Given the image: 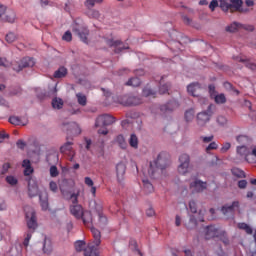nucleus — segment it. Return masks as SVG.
Returning a JSON list of instances; mask_svg holds the SVG:
<instances>
[{
	"label": "nucleus",
	"mask_w": 256,
	"mask_h": 256,
	"mask_svg": "<svg viewBox=\"0 0 256 256\" xmlns=\"http://www.w3.org/2000/svg\"><path fill=\"white\" fill-rule=\"evenodd\" d=\"M115 141L119 147H121V149H127V142L125 141V137H123V135H118Z\"/></svg>",
	"instance_id": "4c0bfd02"
},
{
	"label": "nucleus",
	"mask_w": 256,
	"mask_h": 256,
	"mask_svg": "<svg viewBox=\"0 0 256 256\" xmlns=\"http://www.w3.org/2000/svg\"><path fill=\"white\" fill-rule=\"evenodd\" d=\"M187 91L192 97H199L201 95V84L191 83L187 86Z\"/></svg>",
	"instance_id": "a211bd4d"
},
{
	"label": "nucleus",
	"mask_w": 256,
	"mask_h": 256,
	"mask_svg": "<svg viewBox=\"0 0 256 256\" xmlns=\"http://www.w3.org/2000/svg\"><path fill=\"white\" fill-rule=\"evenodd\" d=\"M126 85H128V87H139V85H141V80L137 77L130 78L126 82Z\"/></svg>",
	"instance_id": "e433bc0d"
},
{
	"label": "nucleus",
	"mask_w": 256,
	"mask_h": 256,
	"mask_svg": "<svg viewBox=\"0 0 256 256\" xmlns=\"http://www.w3.org/2000/svg\"><path fill=\"white\" fill-rule=\"evenodd\" d=\"M53 109H63V99L55 97L52 99Z\"/></svg>",
	"instance_id": "c9c22d12"
},
{
	"label": "nucleus",
	"mask_w": 256,
	"mask_h": 256,
	"mask_svg": "<svg viewBox=\"0 0 256 256\" xmlns=\"http://www.w3.org/2000/svg\"><path fill=\"white\" fill-rule=\"evenodd\" d=\"M113 123H115V117L104 114L96 118L95 127H107L113 125Z\"/></svg>",
	"instance_id": "f8f14e48"
},
{
	"label": "nucleus",
	"mask_w": 256,
	"mask_h": 256,
	"mask_svg": "<svg viewBox=\"0 0 256 256\" xmlns=\"http://www.w3.org/2000/svg\"><path fill=\"white\" fill-rule=\"evenodd\" d=\"M216 7H219V2L217 0H212L209 4V9H211V11H215Z\"/></svg>",
	"instance_id": "e2e57ef3"
},
{
	"label": "nucleus",
	"mask_w": 256,
	"mask_h": 256,
	"mask_svg": "<svg viewBox=\"0 0 256 256\" xmlns=\"http://www.w3.org/2000/svg\"><path fill=\"white\" fill-rule=\"evenodd\" d=\"M187 229H196L197 228V219L195 218L194 215H191L189 218V221L185 224Z\"/></svg>",
	"instance_id": "2f4dec72"
},
{
	"label": "nucleus",
	"mask_w": 256,
	"mask_h": 256,
	"mask_svg": "<svg viewBox=\"0 0 256 256\" xmlns=\"http://www.w3.org/2000/svg\"><path fill=\"white\" fill-rule=\"evenodd\" d=\"M49 187H50V191H52L53 193H57L58 187H57V183L56 182L51 181L49 183Z\"/></svg>",
	"instance_id": "0e129e2a"
},
{
	"label": "nucleus",
	"mask_w": 256,
	"mask_h": 256,
	"mask_svg": "<svg viewBox=\"0 0 256 256\" xmlns=\"http://www.w3.org/2000/svg\"><path fill=\"white\" fill-rule=\"evenodd\" d=\"M216 121L220 127H225V125H227V118L225 116H218Z\"/></svg>",
	"instance_id": "49530a36"
},
{
	"label": "nucleus",
	"mask_w": 256,
	"mask_h": 256,
	"mask_svg": "<svg viewBox=\"0 0 256 256\" xmlns=\"http://www.w3.org/2000/svg\"><path fill=\"white\" fill-rule=\"evenodd\" d=\"M171 165V157L169 153L161 152L158 154L157 158L150 162V167L148 169V175L151 179H157L163 171Z\"/></svg>",
	"instance_id": "f257e3e1"
},
{
	"label": "nucleus",
	"mask_w": 256,
	"mask_h": 256,
	"mask_svg": "<svg viewBox=\"0 0 256 256\" xmlns=\"http://www.w3.org/2000/svg\"><path fill=\"white\" fill-rule=\"evenodd\" d=\"M38 99H47V97H57V87H54L49 92L42 91L37 95Z\"/></svg>",
	"instance_id": "b1692460"
},
{
	"label": "nucleus",
	"mask_w": 256,
	"mask_h": 256,
	"mask_svg": "<svg viewBox=\"0 0 256 256\" xmlns=\"http://www.w3.org/2000/svg\"><path fill=\"white\" fill-rule=\"evenodd\" d=\"M209 89V95L211 99H214V97L217 95V90L215 89V85L211 84L208 86Z\"/></svg>",
	"instance_id": "09e8293b"
},
{
	"label": "nucleus",
	"mask_w": 256,
	"mask_h": 256,
	"mask_svg": "<svg viewBox=\"0 0 256 256\" xmlns=\"http://www.w3.org/2000/svg\"><path fill=\"white\" fill-rule=\"evenodd\" d=\"M239 27H241V24L240 23H237V22H234L232 24H230L229 26L226 27V31L228 33H235Z\"/></svg>",
	"instance_id": "ea45409f"
},
{
	"label": "nucleus",
	"mask_w": 256,
	"mask_h": 256,
	"mask_svg": "<svg viewBox=\"0 0 256 256\" xmlns=\"http://www.w3.org/2000/svg\"><path fill=\"white\" fill-rule=\"evenodd\" d=\"M42 251L46 255H51V253L53 252V245L51 244V239L44 238Z\"/></svg>",
	"instance_id": "393cba45"
},
{
	"label": "nucleus",
	"mask_w": 256,
	"mask_h": 256,
	"mask_svg": "<svg viewBox=\"0 0 256 256\" xmlns=\"http://www.w3.org/2000/svg\"><path fill=\"white\" fill-rule=\"evenodd\" d=\"M67 75V68L60 67L58 70L55 71L54 77L55 79H61Z\"/></svg>",
	"instance_id": "72a5a7b5"
},
{
	"label": "nucleus",
	"mask_w": 256,
	"mask_h": 256,
	"mask_svg": "<svg viewBox=\"0 0 256 256\" xmlns=\"http://www.w3.org/2000/svg\"><path fill=\"white\" fill-rule=\"evenodd\" d=\"M213 104H210L207 111H203L197 114V124L200 127H205L209 121H211V115H213Z\"/></svg>",
	"instance_id": "9d476101"
},
{
	"label": "nucleus",
	"mask_w": 256,
	"mask_h": 256,
	"mask_svg": "<svg viewBox=\"0 0 256 256\" xmlns=\"http://www.w3.org/2000/svg\"><path fill=\"white\" fill-rule=\"evenodd\" d=\"M70 212L76 219H81V217H83V207L79 204L70 206Z\"/></svg>",
	"instance_id": "aec40b11"
},
{
	"label": "nucleus",
	"mask_w": 256,
	"mask_h": 256,
	"mask_svg": "<svg viewBox=\"0 0 256 256\" xmlns=\"http://www.w3.org/2000/svg\"><path fill=\"white\" fill-rule=\"evenodd\" d=\"M217 238L221 239L224 245H229V238L227 237V232L224 231V235H220Z\"/></svg>",
	"instance_id": "6e6d98bb"
},
{
	"label": "nucleus",
	"mask_w": 256,
	"mask_h": 256,
	"mask_svg": "<svg viewBox=\"0 0 256 256\" xmlns=\"http://www.w3.org/2000/svg\"><path fill=\"white\" fill-rule=\"evenodd\" d=\"M5 181L8 185H11V187H15L19 183V179L13 175L6 176Z\"/></svg>",
	"instance_id": "f704fd0d"
},
{
	"label": "nucleus",
	"mask_w": 256,
	"mask_h": 256,
	"mask_svg": "<svg viewBox=\"0 0 256 256\" xmlns=\"http://www.w3.org/2000/svg\"><path fill=\"white\" fill-rule=\"evenodd\" d=\"M22 167L24 168L25 177H29V175L33 174V167L31 166V161L29 159H25L22 162Z\"/></svg>",
	"instance_id": "5701e85b"
},
{
	"label": "nucleus",
	"mask_w": 256,
	"mask_h": 256,
	"mask_svg": "<svg viewBox=\"0 0 256 256\" xmlns=\"http://www.w3.org/2000/svg\"><path fill=\"white\" fill-rule=\"evenodd\" d=\"M31 237H33V233L28 232L23 242L24 247H29V241H31Z\"/></svg>",
	"instance_id": "8fccbe9b"
},
{
	"label": "nucleus",
	"mask_w": 256,
	"mask_h": 256,
	"mask_svg": "<svg viewBox=\"0 0 256 256\" xmlns=\"http://www.w3.org/2000/svg\"><path fill=\"white\" fill-rule=\"evenodd\" d=\"M237 153L239 154V155H247V153H248V149H247V146H240V147H238L237 148Z\"/></svg>",
	"instance_id": "603ef678"
},
{
	"label": "nucleus",
	"mask_w": 256,
	"mask_h": 256,
	"mask_svg": "<svg viewBox=\"0 0 256 256\" xmlns=\"http://www.w3.org/2000/svg\"><path fill=\"white\" fill-rule=\"evenodd\" d=\"M143 185H144L145 193H153L154 191L153 184H151L149 180H143Z\"/></svg>",
	"instance_id": "a19ab883"
},
{
	"label": "nucleus",
	"mask_w": 256,
	"mask_h": 256,
	"mask_svg": "<svg viewBox=\"0 0 256 256\" xmlns=\"http://www.w3.org/2000/svg\"><path fill=\"white\" fill-rule=\"evenodd\" d=\"M58 175H59V170L57 169V166H51L50 177H57Z\"/></svg>",
	"instance_id": "864d4df0"
},
{
	"label": "nucleus",
	"mask_w": 256,
	"mask_h": 256,
	"mask_svg": "<svg viewBox=\"0 0 256 256\" xmlns=\"http://www.w3.org/2000/svg\"><path fill=\"white\" fill-rule=\"evenodd\" d=\"M189 209H190L191 213H197V202H195L194 200L190 201Z\"/></svg>",
	"instance_id": "3c124183"
},
{
	"label": "nucleus",
	"mask_w": 256,
	"mask_h": 256,
	"mask_svg": "<svg viewBox=\"0 0 256 256\" xmlns=\"http://www.w3.org/2000/svg\"><path fill=\"white\" fill-rule=\"evenodd\" d=\"M106 45H108V47H115V53H121V51H123V49H129V46H125L124 44L121 43V41L117 40H106Z\"/></svg>",
	"instance_id": "f3484780"
},
{
	"label": "nucleus",
	"mask_w": 256,
	"mask_h": 256,
	"mask_svg": "<svg viewBox=\"0 0 256 256\" xmlns=\"http://www.w3.org/2000/svg\"><path fill=\"white\" fill-rule=\"evenodd\" d=\"M76 98L78 103L82 106L85 107V105H87V96H85V94L83 93H77L76 94Z\"/></svg>",
	"instance_id": "58836bf2"
},
{
	"label": "nucleus",
	"mask_w": 256,
	"mask_h": 256,
	"mask_svg": "<svg viewBox=\"0 0 256 256\" xmlns=\"http://www.w3.org/2000/svg\"><path fill=\"white\" fill-rule=\"evenodd\" d=\"M171 87V83L165 82V77H162L160 79V88H159V93L160 95H165L169 91Z\"/></svg>",
	"instance_id": "a878e982"
},
{
	"label": "nucleus",
	"mask_w": 256,
	"mask_h": 256,
	"mask_svg": "<svg viewBox=\"0 0 256 256\" xmlns=\"http://www.w3.org/2000/svg\"><path fill=\"white\" fill-rule=\"evenodd\" d=\"M230 149H231V143L226 142L223 144L220 151H221V153H227Z\"/></svg>",
	"instance_id": "13d9d810"
},
{
	"label": "nucleus",
	"mask_w": 256,
	"mask_h": 256,
	"mask_svg": "<svg viewBox=\"0 0 256 256\" xmlns=\"http://www.w3.org/2000/svg\"><path fill=\"white\" fill-rule=\"evenodd\" d=\"M72 31L76 37H79L82 43H89V29L85 24H81L80 22H74L72 24Z\"/></svg>",
	"instance_id": "20e7f679"
},
{
	"label": "nucleus",
	"mask_w": 256,
	"mask_h": 256,
	"mask_svg": "<svg viewBox=\"0 0 256 256\" xmlns=\"http://www.w3.org/2000/svg\"><path fill=\"white\" fill-rule=\"evenodd\" d=\"M11 63L6 58H0V67H9Z\"/></svg>",
	"instance_id": "052dcab7"
},
{
	"label": "nucleus",
	"mask_w": 256,
	"mask_h": 256,
	"mask_svg": "<svg viewBox=\"0 0 256 256\" xmlns=\"http://www.w3.org/2000/svg\"><path fill=\"white\" fill-rule=\"evenodd\" d=\"M141 103H143V100L132 94H125L119 98V104L124 105V107H135V105H141Z\"/></svg>",
	"instance_id": "423d86ee"
},
{
	"label": "nucleus",
	"mask_w": 256,
	"mask_h": 256,
	"mask_svg": "<svg viewBox=\"0 0 256 256\" xmlns=\"http://www.w3.org/2000/svg\"><path fill=\"white\" fill-rule=\"evenodd\" d=\"M39 203L42 211H49V194L47 193V190L40 191Z\"/></svg>",
	"instance_id": "dca6fc26"
},
{
	"label": "nucleus",
	"mask_w": 256,
	"mask_h": 256,
	"mask_svg": "<svg viewBox=\"0 0 256 256\" xmlns=\"http://www.w3.org/2000/svg\"><path fill=\"white\" fill-rule=\"evenodd\" d=\"M220 1V8L222 11L227 12V2L225 0H219Z\"/></svg>",
	"instance_id": "774afa93"
},
{
	"label": "nucleus",
	"mask_w": 256,
	"mask_h": 256,
	"mask_svg": "<svg viewBox=\"0 0 256 256\" xmlns=\"http://www.w3.org/2000/svg\"><path fill=\"white\" fill-rule=\"evenodd\" d=\"M81 219L83 220L84 225H87V223H93V214H91L90 211H84L82 212Z\"/></svg>",
	"instance_id": "cd10ccee"
},
{
	"label": "nucleus",
	"mask_w": 256,
	"mask_h": 256,
	"mask_svg": "<svg viewBox=\"0 0 256 256\" xmlns=\"http://www.w3.org/2000/svg\"><path fill=\"white\" fill-rule=\"evenodd\" d=\"M86 15L89 19H99L101 17V12L97 9L87 8Z\"/></svg>",
	"instance_id": "bb28decb"
},
{
	"label": "nucleus",
	"mask_w": 256,
	"mask_h": 256,
	"mask_svg": "<svg viewBox=\"0 0 256 256\" xmlns=\"http://www.w3.org/2000/svg\"><path fill=\"white\" fill-rule=\"evenodd\" d=\"M238 229L245 231V233H247V235H253V228H251V226H249L245 222L238 223Z\"/></svg>",
	"instance_id": "c756f323"
},
{
	"label": "nucleus",
	"mask_w": 256,
	"mask_h": 256,
	"mask_svg": "<svg viewBox=\"0 0 256 256\" xmlns=\"http://www.w3.org/2000/svg\"><path fill=\"white\" fill-rule=\"evenodd\" d=\"M84 247H85V242L81 240L75 242L76 251L81 252L84 249Z\"/></svg>",
	"instance_id": "de8ad7c7"
},
{
	"label": "nucleus",
	"mask_w": 256,
	"mask_h": 256,
	"mask_svg": "<svg viewBox=\"0 0 256 256\" xmlns=\"http://www.w3.org/2000/svg\"><path fill=\"white\" fill-rule=\"evenodd\" d=\"M235 209H239V201H234L232 204H226L222 206L221 213L226 219L233 217V213H235Z\"/></svg>",
	"instance_id": "ddd939ff"
},
{
	"label": "nucleus",
	"mask_w": 256,
	"mask_h": 256,
	"mask_svg": "<svg viewBox=\"0 0 256 256\" xmlns=\"http://www.w3.org/2000/svg\"><path fill=\"white\" fill-rule=\"evenodd\" d=\"M100 225H105L107 223V217L103 216V214L98 213Z\"/></svg>",
	"instance_id": "338daca9"
},
{
	"label": "nucleus",
	"mask_w": 256,
	"mask_h": 256,
	"mask_svg": "<svg viewBox=\"0 0 256 256\" xmlns=\"http://www.w3.org/2000/svg\"><path fill=\"white\" fill-rule=\"evenodd\" d=\"M213 99L217 105H225L227 103V97L223 93L216 94Z\"/></svg>",
	"instance_id": "c85d7f7f"
},
{
	"label": "nucleus",
	"mask_w": 256,
	"mask_h": 256,
	"mask_svg": "<svg viewBox=\"0 0 256 256\" xmlns=\"http://www.w3.org/2000/svg\"><path fill=\"white\" fill-rule=\"evenodd\" d=\"M16 145H17L18 149H25V147H27V144L23 140H18L16 142Z\"/></svg>",
	"instance_id": "69168bd1"
},
{
	"label": "nucleus",
	"mask_w": 256,
	"mask_h": 256,
	"mask_svg": "<svg viewBox=\"0 0 256 256\" xmlns=\"http://www.w3.org/2000/svg\"><path fill=\"white\" fill-rule=\"evenodd\" d=\"M10 168H11V164L4 163L2 166V170L0 171V175H5Z\"/></svg>",
	"instance_id": "4d7b16f0"
},
{
	"label": "nucleus",
	"mask_w": 256,
	"mask_h": 256,
	"mask_svg": "<svg viewBox=\"0 0 256 256\" xmlns=\"http://www.w3.org/2000/svg\"><path fill=\"white\" fill-rule=\"evenodd\" d=\"M189 189L192 195H197V193H203L207 189V182L202 181L199 178H194L190 181Z\"/></svg>",
	"instance_id": "0eeeda50"
},
{
	"label": "nucleus",
	"mask_w": 256,
	"mask_h": 256,
	"mask_svg": "<svg viewBox=\"0 0 256 256\" xmlns=\"http://www.w3.org/2000/svg\"><path fill=\"white\" fill-rule=\"evenodd\" d=\"M25 214H26V223L28 229H32V231H35L37 229V215L35 214V209H33L30 206H26L24 208Z\"/></svg>",
	"instance_id": "39448f33"
},
{
	"label": "nucleus",
	"mask_w": 256,
	"mask_h": 256,
	"mask_svg": "<svg viewBox=\"0 0 256 256\" xmlns=\"http://www.w3.org/2000/svg\"><path fill=\"white\" fill-rule=\"evenodd\" d=\"M243 7V0H230V3H227V11H241Z\"/></svg>",
	"instance_id": "6ab92c4d"
},
{
	"label": "nucleus",
	"mask_w": 256,
	"mask_h": 256,
	"mask_svg": "<svg viewBox=\"0 0 256 256\" xmlns=\"http://www.w3.org/2000/svg\"><path fill=\"white\" fill-rule=\"evenodd\" d=\"M9 123H11V125H22L23 127H25V125H27L29 121L26 118H22L19 116H11L9 118Z\"/></svg>",
	"instance_id": "4be33fe9"
},
{
	"label": "nucleus",
	"mask_w": 256,
	"mask_h": 256,
	"mask_svg": "<svg viewBox=\"0 0 256 256\" xmlns=\"http://www.w3.org/2000/svg\"><path fill=\"white\" fill-rule=\"evenodd\" d=\"M127 172V165L124 162L116 164V177L118 183H123L125 179V173Z\"/></svg>",
	"instance_id": "2eb2a0df"
},
{
	"label": "nucleus",
	"mask_w": 256,
	"mask_h": 256,
	"mask_svg": "<svg viewBox=\"0 0 256 256\" xmlns=\"http://www.w3.org/2000/svg\"><path fill=\"white\" fill-rule=\"evenodd\" d=\"M6 41L7 43H15V41H17V35L13 32H9L6 35Z\"/></svg>",
	"instance_id": "a18cd8bd"
},
{
	"label": "nucleus",
	"mask_w": 256,
	"mask_h": 256,
	"mask_svg": "<svg viewBox=\"0 0 256 256\" xmlns=\"http://www.w3.org/2000/svg\"><path fill=\"white\" fill-rule=\"evenodd\" d=\"M203 235L209 241L210 239H215V237H220V235H225V230H221L214 225H209L204 228Z\"/></svg>",
	"instance_id": "6e6552de"
},
{
	"label": "nucleus",
	"mask_w": 256,
	"mask_h": 256,
	"mask_svg": "<svg viewBox=\"0 0 256 256\" xmlns=\"http://www.w3.org/2000/svg\"><path fill=\"white\" fill-rule=\"evenodd\" d=\"M178 173L180 175L189 174L193 167L191 166V156L187 153H182L178 158Z\"/></svg>",
	"instance_id": "7ed1b4c3"
},
{
	"label": "nucleus",
	"mask_w": 256,
	"mask_h": 256,
	"mask_svg": "<svg viewBox=\"0 0 256 256\" xmlns=\"http://www.w3.org/2000/svg\"><path fill=\"white\" fill-rule=\"evenodd\" d=\"M95 3H103V0H86L85 7H87V9H93Z\"/></svg>",
	"instance_id": "37998d69"
},
{
	"label": "nucleus",
	"mask_w": 256,
	"mask_h": 256,
	"mask_svg": "<svg viewBox=\"0 0 256 256\" xmlns=\"http://www.w3.org/2000/svg\"><path fill=\"white\" fill-rule=\"evenodd\" d=\"M28 183V196L33 198L37 197L41 192H39V185L37 184V179L35 177H28L26 179Z\"/></svg>",
	"instance_id": "9b49d317"
},
{
	"label": "nucleus",
	"mask_w": 256,
	"mask_h": 256,
	"mask_svg": "<svg viewBox=\"0 0 256 256\" xmlns=\"http://www.w3.org/2000/svg\"><path fill=\"white\" fill-rule=\"evenodd\" d=\"M60 153L63 155H75V151L73 150V142H66L64 145L60 147Z\"/></svg>",
	"instance_id": "412c9836"
},
{
	"label": "nucleus",
	"mask_w": 256,
	"mask_h": 256,
	"mask_svg": "<svg viewBox=\"0 0 256 256\" xmlns=\"http://www.w3.org/2000/svg\"><path fill=\"white\" fill-rule=\"evenodd\" d=\"M142 94L144 97H155L156 92L151 88H144Z\"/></svg>",
	"instance_id": "c03bdc74"
},
{
	"label": "nucleus",
	"mask_w": 256,
	"mask_h": 256,
	"mask_svg": "<svg viewBox=\"0 0 256 256\" xmlns=\"http://www.w3.org/2000/svg\"><path fill=\"white\" fill-rule=\"evenodd\" d=\"M129 145L133 147V149H137L139 147V138L135 134H131L129 138Z\"/></svg>",
	"instance_id": "7c9ffc66"
},
{
	"label": "nucleus",
	"mask_w": 256,
	"mask_h": 256,
	"mask_svg": "<svg viewBox=\"0 0 256 256\" xmlns=\"http://www.w3.org/2000/svg\"><path fill=\"white\" fill-rule=\"evenodd\" d=\"M219 145L216 144V142H211L207 147H206V151H213L215 149H218Z\"/></svg>",
	"instance_id": "bf43d9fd"
},
{
	"label": "nucleus",
	"mask_w": 256,
	"mask_h": 256,
	"mask_svg": "<svg viewBox=\"0 0 256 256\" xmlns=\"http://www.w3.org/2000/svg\"><path fill=\"white\" fill-rule=\"evenodd\" d=\"M91 233L94 237L93 244H88L84 249V256H99V245H101V232L92 227Z\"/></svg>",
	"instance_id": "f03ea898"
},
{
	"label": "nucleus",
	"mask_w": 256,
	"mask_h": 256,
	"mask_svg": "<svg viewBox=\"0 0 256 256\" xmlns=\"http://www.w3.org/2000/svg\"><path fill=\"white\" fill-rule=\"evenodd\" d=\"M27 67H35V60L33 58L25 57L20 60V62L12 64V69L16 71V73H20V71L27 69Z\"/></svg>",
	"instance_id": "1a4fd4ad"
},
{
	"label": "nucleus",
	"mask_w": 256,
	"mask_h": 256,
	"mask_svg": "<svg viewBox=\"0 0 256 256\" xmlns=\"http://www.w3.org/2000/svg\"><path fill=\"white\" fill-rule=\"evenodd\" d=\"M194 118H195V110L189 109L185 112V120L187 121V123H190V121H193Z\"/></svg>",
	"instance_id": "79ce46f5"
},
{
	"label": "nucleus",
	"mask_w": 256,
	"mask_h": 256,
	"mask_svg": "<svg viewBox=\"0 0 256 256\" xmlns=\"http://www.w3.org/2000/svg\"><path fill=\"white\" fill-rule=\"evenodd\" d=\"M15 11L13 10H7L5 7V10L0 11V19L1 21H4L6 23H15Z\"/></svg>",
	"instance_id": "4468645a"
},
{
	"label": "nucleus",
	"mask_w": 256,
	"mask_h": 256,
	"mask_svg": "<svg viewBox=\"0 0 256 256\" xmlns=\"http://www.w3.org/2000/svg\"><path fill=\"white\" fill-rule=\"evenodd\" d=\"M203 143H211V141H213V139H215V136L210 135V136H202L201 137Z\"/></svg>",
	"instance_id": "680f3d73"
},
{
	"label": "nucleus",
	"mask_w": 256,
	"mask_h": 256,
	"mask_svg": "<svg viewBox=\"0 0 256 256\" xmlns=\"http://www.w3.org/2000/svg\"><path fill=\"white\" fill-rule=\"evenodd\" d=\"M63 41H72L73 35L71 34V31H66L64 35L62 36Z\"/></svg>",
	"instance_id": "5fc2aeb1"
},
{
	"label": "nucleus",
	"mask_w": 256,
	"mask_h": 256,
	"mask_svg": "<svg viewBox=\"0 0 256 256\" xmlns=\"http://www.w3.org/2000/svg\"><path fill=\"white\" fill-rule=\"evenodd\" d=\"M21 245H14L9 250V255L11 256H20L21 255Z\"/></svg>",
	"instance_id": "473e14b6"
}]
</instances>
